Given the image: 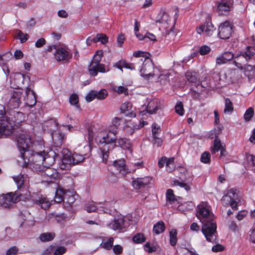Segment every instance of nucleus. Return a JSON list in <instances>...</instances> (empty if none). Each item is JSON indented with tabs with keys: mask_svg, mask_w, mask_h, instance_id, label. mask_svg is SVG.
<instances>
[{
	"mask_svg": "<svg viewBox=\"0 0 255 255\" xmlns=\"http://www.w3.org/2000/svg\"><path fill=\"white\" fill-rule=\"evenodd\" d=\"M55 237L54 233H44L39 236V240L42 242H49L53 240Z\"/></svg>",
	"mask_w": 255,
	"mask_h": 255,
	"instance_id": "nucleus-36",
	"label": "nucleus"
},
{
	"mask_svg": "<svg viewBox=\"0 0 255 255\" xmlns=\"http://www.w3.org/2000/svg\"><path fill=\"white\" fill-rule=\"evenodd\" d=\"M66 248L64 247H54V252L53 255H62L66 252Z\"/></svg>",
	"mask_w": 255,
	"mask_h": 255,
	"instance_id": "nucleus-55",
	"label": "nucleus"
},
{
	"mask_svg": "<svg viewBox=\"0 0 255 255\" xmlns=\"http://www.w3.org/2000/svg\"><path fill=\"white\" fill-rule=\"evenodd\" d=\"M63 153L64 155L62 159V163L60 164V167L62 169H68L72 165H74L72 156L71 153L67 150L64 149Z\"/></svg>",
	"mask_w": 255,
	"mask_h": 255,
	"instance_id": "nucleus-21",
	"label": "nucleus"
},
{
	"mask_svg": "<svg viewBox=\"0 0 255 255\" xmlns=\"http://www.w3.org/2000/svg\"><path fill=\"white\" fill-rule=\"evenodd\" d=\"M46 44V40L43 38L38 39L35 43V46L37 48H40Z\"/></svg>",
	"mask_w": 255,
	"mask_h": 255,
	"instance_id": "nucleus-63",
	"label": "nucleus"
},
{
	"mask_svg": "<svg viewBox=\"0 0 255 255\" xmlns=\"http://www.w3.org/2000/svg\"><path fill=\"white\" fill-rule=\"evenodd\" d=\"M169 17L168 13L164 10H160L158 13L156 19V23H163L167 22L169 20Z\"/></svg>",
	"mask_w": 255,
	"mask_h": 255,
	"instance_id": "nucleus-29",
	"label": "nucleus"
},
{
	"mask_svg": "<svg viewBox=\"0 0 255 255\" xmlns=\"http://www.w3.org/2000/svg\"><path fill=\"white\" fill-rule=\"evenodd\" d=\"M166 200L167 204H171L174 202L175 197L173 190L169 189L166 191Z\"/></svg>",
	"mask_w": 255,
	"mask_h": 255,
	"instance_id": "nucleus-38",
	"label": "nucleus"
},
{
	"mask_svg": "<svg viewBox=\"0 0 255 255\" xmlns=\"http://www.w3.org/2000/svg\"><path fill=\"white\" fill-rule=\"evenodd\" d=\"M199 53L198 51H194L192 52L187 58H184L183 59V62L186 63L188 61H189L191 59L196 57L198 55V54Z\"/></svg>",
	"mask_w": 255,
	"mask_h": 255,
	"instance_id": "nucleus-62",
	"label": "nucleus"
},
{
	"mask_svg": "<svg viewBox=\"0 0 255 255\" xmlns=\"http://www.w3.org/2000/svg\"><path fill=\"white\" fill-rule=\"evenodd\" d=\"M67 196V191L61 188H59L56 191L54 200L57 203H61L64 201Z\"/></svg>",
	"mask_w": 255,
	"mask_h": 255,
	"instance_id": "nucleus-27",
	"label": "nucleus"
},
{
	"mask_svg": "<svg viewBox=\"0 0 255 255\" xmlns=\"http://www.w3.org/2000/svg\"><path fill=\"white\" fill-rule=\"evenodd\" d=\"M21 92L19 91H13L11 93L7 103V107L10 109L18 108L21 103Z\"/></svg>",
	"mask_w": 255,
	"mask_h": 255,
	"instance_id": "nucleus-12",
	"label": "nucleus"
},
{
	"mask_svg": "<svg viewBox=\"0 0 255 255\" xmlns=\"http://www.w3.org/2000/svg\"><path fill=\"white\" fill-rule=\"evenodd\" d=\"M65 216L64 214L57 215L55 213L49 214L47 216V218L49 220H55L58 223L63 224L65 220Z\"/></svg>",
	"mask_w": 255,
	"mask_h": 255,
	"instance_id": "nucleus-33",
	"label": "nucleus"
},
{
	"mask_svg": "<svg viewBox=\"0 0 255 255\" xmlns=\"http://www.w3.org/2000/svg\"><path fill=\"white\" fill-rule=\"evenodd\" d=\"M216 11L220 15H227L233 5V0H219L216 2Z\"/></svg>",
	"mask_w": 255,
	"mask_h": 255,
	"instance_id": "nucleus-8",
	"label": "nucleus"
},
{
	"mask_svg": "<svg viewBox=\"0 0 255 255\" xmlns=\"http://www.w3.org/2000/svg\"><path fill=\"white\" fill-rule=\"evenodd\" d=\"M211 50L209 46L204 45L201 46L199 50V53L201 55H205L207 54Z\"/></svg>",
	"mask_w": 255,
	"mask_h": 255,
	"instance_id": "nucleus-54",
	"label": "nucleus"
},
{
	"mask_svg": "<svg viewBox=\"0 0 255 255\" xmlns=\"http://www.w3.org/2000/svg\"><path fill=\"white\" fill-rule=\"evenodd\" d=\"M18 252V249L13 246L10 248L6 252V255H16Z\"/></svg>",
	"mask_w": 255,
	"mask_h": 255,
	"instance_id": "nucleus-61",
	"label": "nucleus"
},
{
	"mask_svg": "<svg viewBox=\"0 0 255 255\" xmlns=\"http://www.w3.org/2000/svg\"><path fill=\"white\" fill-rule=\"evenodd\" d=\"M113 238H109L107 240H104L101 244V246L105 249L110 250L113 246Z\"/></svg>",
	"mask_w": 255,
	"mask_h": 255,
	"instance_id": "nucleus-39",
	"label": "nucleus"
},
{
	"mask_svg": "<svg viewBox=\"0 0 255 255\" xmlns=\"http://www.w3.org/2000/svg\"><path fill=\"white\" fill-rule=\"evenodd\" d=\"M233 109L234 108L232 102L229 98H226L225 101L224 113H232Z\"/></svg>",
	"mask_w": 255,
	"mask_h": 255,
	"instance_id": "nucleus-40",
	"label": "nucleus"
},
{
	"mask_svg": "<svg viewBox=\"0 0 255 255\" xmlns=\"http://www.w3.org/2000/svg\"><path fill=\"white\" fill-rule=\"evenodd\" d=\"M16 38H18L22 43L25 42L29 37V35L27 34L24 33L18 29L16 30Z\"/></svg>",
	"mask_w": 255,
	"mask_h": 255,
	"instance_id": "nucleus-45",
	"label": "nucleus"
},
{
	"mask_svg": "<svg viewBox=\"0 0 255 255\" xmlns=\"http://www.w3.org/2000/svg\"><path fill=\"white\" fill-rule=\"evenodd\" d=\"M94 42H101L102 44H106L108 42V37L105 34L98 33L93 38Z\"/></svg>",
	"mask_w": 255,
	"mask_h": 255,
	"instance_id": "nucleus-37",
	"label": "nucleus"
},
{
	"mask_svg": "<svg viewBox=\"0 0 255 255\" xmlns=\"http://www.w3.org/2000/svg\"><path fill=\"white\" fill-rule=\"evenodd\" d=\"M113 90L118 94H124L126 96L128 95V88L124 86H115L113 88Z\"/></svg>",
	"mask_w": 255,
	"mask_h": 255,
	"instance_id": "nucleus-48",
	"label": "nucleus"
},
{
	"mask_svg": "<svg viewBox=\"0 0 255 255\" xmlns=\"http://www.w3.org/2000/svg\"><path fill=\"white\" fill-rule=\"evenodd\" d=\"M86 154L84 155L75 152L71 156L73 164H78L84 160L85 158Z\"/></svg>",
	"mask_w": 255,
	"mask_h": 255,
	"instance_id": "nucleus-42",
	"label": "nucleus"
},
{
	"mask_svg": "<svg viewBox=\"0 0 255 255\" xmlns=\"http://www.w3.org/2000/svg\"><path fill=\"white\" fill-rule=\"evenodd\" d=\"M5 114V107L0 104V133L8 135L12 132L14 124Z\"/></svg>",
	"mask_w": 255,
	"mask_h": 255,
	"instance_id": "nucleus-5",
	"label": "nucleus"
},
{
	"mask_svg": "<svg viewBox=\"0 0 255 255\" xmlns=\"http://www.w3.org/2000/svg\"><path fill=\"white\" fill-rule=\"evenodd\" d=\"M162 108V106L158 100L154 99L148 102L146 107V112L150 114H155Z\"/></svg>",
	"mask_w": 255,
	"mask_h": 255,
	"instance_id": "nucleus-20",
	"label": "nucleus"
},
{
	"mask_svg": "<svg viewBox=\"0 0 255 255\" xmlns=\"http://www.w3.org/2000/svg\"><path fill=\"white\" fill-rule=\"evenodd\" d=\"M150 54L148 53L143 52L142 51H137L133 53V56L136 57H143L144 58V62L146 61L145 60L148 58Z\"/></svg>",
	"mask_w": 255,
	"mask_h": 255,
	"instance_id": "nucleus-53",
	"label": "nucleus"
},
{
	"mask_svg": "<svg viewBox=\"0 0 255 255\" xmlns=\"http://www.w3.org/2000/svg\"><path fill=\"white\" fill-rule=\"evenodd\" d=\"M196 216L202 223V232L207 241L215 242L217 237V226L210 211V206L207 202H202L198 205Z\"/></svg>",
	"mask_w": 255,
	"mask_h": 255,
	"instance_id": "nucleus-2",
	"label": "nucleus"
},
{
	"mask_svg": "<svg viewBox=\"0 0 255 255\" xmlns=\"http://www.w3.org/2000/svg\"><path fill=\"white\" fill-rule=\"evenodd\" d=\"M132 106L131 103L129 102H127L122 104L120 109L121 112L124 114L126 116L133 118L135 117L136 114L132 110Z\"/></svg>",
	"mask_w": 255,
	"mask_h": 255,
	"instance_id": "nucleus-24",
	"label": "nucleus"
},
{
	"mask_svg": "<svg viewBox=\"0 0 255 255\" xmlns=\"http://www.w3.org/2000/svg\"><path fill=\"white\" fill-rule=\"evenodd\" d=\"M104 205L105 204L102 203H95L92 202L86 205L85 210L88 213L97 212L99 213H109L110 210Z\"/></svg>",
	"mask_w": 255,
	"mask_h": 255,
	"instance_id": "nucleus-10",
	"label": "nucleus"
},
{
	"mask_svg": "<svg viewBox=\"0 0 255 255\" xmlns=\"http://www.w3.org/2000/svg\"><path fill=\"white\" fill-rule=\"evenodd\" d=\"M122 119L121 118L115 117L112 121V125L114 126V128L111 127L109 131V132L107 134H109L111 135L113 134L114 136L116 135L118 133L117 128L120 126L121 124ZM104 134H106V133H104Z\"/></svg>",
	"mask_w": 255,
	"mask_h": 255,
	"instance_id": "nucleus-28",
	"label": "nucleus"
},
{
	"mask_svg": "<svg viewBox=\"0 0 255 255\" xmlns=\"http://www.w3.org/2000/svg\"><path fill=\"white\" fill-rule=\"evenodd\" d=\"M54 246L50 245L48 246L43 252V255H51L54 254Z\"/></svg>",
	"mask_w": 255,
	"mask_h": 255,
	"instance_id": "nucleus-58",
	"label": "nucleus"
},
{
	"mask_svg": "<svg viewBox=\"0 0 255 255\" xmlns=\"http://www.w3.org/2000/svg\"><path fill=\"white\" fill-rule=\"evenodd\" d=\"M114 165L119 171L125 170L126 168L125 161L122 159L115 160Z\"/></svg>",
	"mask_w": 255,
	"mask_h": 255,
	"instance_id": "nucleus-43",
	"label": "nucleus"
},
{
	"mask_svg": "<svg viewBox=\"0 0 255 255\" xmlns=\"http://www.w3.org/2000/svg\"><path fill=\"white\" fill-rule=\"evenodd\" d=\"M108 96V93L105 89H102L99 91H91L86 96V100L88 102L92 101L95 99L100 100L105 99Z\"/></svg>",
	"mask_w": 255,
	"mask_h": 255,
	"instance_id": "nucleus-14",
	"label": "nucleus"
},
{
	"mask_svg": "<svg viewBox=\"0 0 255 255\" xmlns=\"http://www.w3.org/2000/svg\"><path fill=\"white\" fill-rule=\"evenodd\" d=\"M254 115V110L253 108H249L245 112L244 118L245 121H250Z\"/></svg>",
	"mask_w": 255,
	"mask_h": 255,
	"instance_id": "nucleus-47",
	"label": "nucleus"
},
{
	"mask_svg": "<svg viewBox=\"0 0 255 255\" xmlns=\"http://www.w3.org/2000/svg\"><path fill=\"white\" fill-rule=\"evenodd\" d=\"M255 54V49L251 46H248L245 51H241L240 54H238L235 58L242 56L246 58V60H249Z\"/></svg>",
	"mask_w": 255,
	"mask_h": 255,
	"instance_id": "nucleus-26",
	"label": "nucleus"
},
{
	"mask_svg": "<svg viewBox=\"0 0 255 255\" xmlns=\"http://www.w3.org/2000/svg\"><path fill=\"white\" fill-rule=\"evenodd\" d=\"M170 243L172 246H175V230L172 229L169 232Z\"/></svg>",
	"mask_w": 255,
	"mask_h": 255,
	"instance_id": "nucleus-57",
	"label": "nucleus"
},
{
	"mask_svg": "<svg viewBox=\"0 0 255 255\" xmlns=\"http://www.w3.org/2000/svg\"><path fill=\"white\" fill-rule=\"evenodd\" d=\"M190 84L191 90L196 93H200L209 87V81H187Z\"/></svg>",
	"mask_w": 255,
	"mask_h": 255,
	"instance_id": "nucleus-15",
	"label": "nucleus"
},
{
	"mask_svg": "<svg viewBox=\"0 0 255 255\" xmlns=\"http://www.w3.org/2000/svg\"><path fill=\"white\" fill-rule=\"evenodd\" d=\"M165 229V225L163 222L158 221L154 226L153 232L156 235H159L163 233Z\"/></svg>",
	"mask_w": 255,
	"mask_h": 255,
	"instance_id": "nucleus-32",
	"label": "nucleus"
},
{
	"mask_svg": "<svg viewBox=\"0 0 255 255\" xmlns=\"http://www.w3.org/2000/svg\"><path fill=\"white\" fill-rule=\"evenodd\" d=\"M103 56V51L102 50L97 51L94 55L93 60L88 67V72L91 76H96L98 72L105 73L109 71V69H107L104 64L100 63Z\"/></svg>",
	"mask_w": 255,
	"mask_h": 255,
	"instance_id": "nucleus-4",
	"label": "nucleus"
},
{
	"mask_svg": "<svg viewBox=\"0 0 255 255\" xmlns=\"http://www.w3.org/2000/svg\"><path fill=\"white\" fill-rule=\"evenodd\" d=\"M36 204L41 207V208L47 210L50 206V203L47 198L45 197H40L36 201Z\"/></svg>",
	"mask_w": 255,
	"mask_h": 255,
	"instance_id": "nucleus-34",
	"label": "nucleus"
},
{
	"mask_svg": "<svg viewBox=\"0 0 255 255\" xmlns=\"http://www.w3.org/2000/svg\"><path fill=\"white\" fill-rule=\"evenodd\" d=\"M165 164L166 170L171 173L175 170V163L174 162V158H167L163 156L160 158L158 162V165L159 168H162Z\"/></svg>",
	"mask_w": 255,
	"mask_h": 255,
	"instance_id": "nucleus-11",
	"label": "nucleus"
},
{
	"mask_svg": "<svg viewBox=\"0 0 255 255\" xmlns=\"http://www.w3.org/2000/svg\"><path fill=\"white\" fill-rule=\"evenodd\" d=\"M17 142L24 166L29 167L35 172H40L44 168L42 164L45 160L46 152L44 151L34 152L30 150L29 148L33 142L27 134H19L17 138Z\"/></svg>",
	"mask_w": 255,
	"mask_h": 255,
	"instance_id": "nucleus-1",
	"label": "nucleus"
},
{
	"mask_svg": "<svg viewBox=\"0 0 255 255\" xmlns=\"http://www.w3.org/2000/svg\"><path fill=\"white\" fill-rule=\"evenodd\" d=\"M176 114L180 116H182L184 114L183 105L181 102L176 103Z\"/></svg>",
	"mask_w": 255,
	"mask_h": 255,
	"instance_id": "nucleus-51",
	"label": "nucleus"
},
{
	"mask_svg": "<svg viewBox=\"0 0 255 255\" xmlns=\"http://www.w3.org/2000/svg\"><path fill=\"white\" fill-rule=\"evenodd\" d=\"M222 55L223 56V58H224V59L225 60L226 62H227L231 60L232 59H233L234 58V54L229 51H227V52H224L222 54Z\"/></svg>",
	"mask_w": 255,
	"mask_h": 255,
	"instance_id": "nucleus-56",
	"label": "nucleus"
},
{
	"mask_svg": "<svg viewBox=\"0 0 255 255\" xmlns=\"http://www.w3.org/2000/svg\"><path fill=\"white\" fill-rule=\"evenodd\" d=\"M215 29L216 28L212 22L208 20L206 21L203 24H201L197 27L196 31L199 34H201L203 32H205L207 36H211Z\"/></svg>",
	"mask_w": 255,
	"mask_h": 255,
	"instance_id": "nucleus-16",
	"label": "nucleus"
},
{
	"mask_svg": "<svg viewBox=\"0 0 255 255\" xmlns=\"http://www.w3.org/2000/svg\"><path fill=\"white\" fill-rule=\"evenodd\" d=\"M43 167L44 168L42 169V170L39 172L43 176L48 178L47 179V181H49L48 179H49V181H51V179H55L59 177V174L55 169L44 166H43Z\"/></svg>",
	"mask_w": 255,
	"mask_h": 255,
	"instance_id": "nucleus-18",
	"label": "nucleus"
},
{
	"mask_svg": "<svg viewBox=\"0 0 255 255\" xmlns=\"http://www.w3.org/2000/svg\"><path fill=\"white\" fill-rule=\"evenodd\" d=\"M146 240V238L143 234L141 233H137L134 235L132 238V241L135 244H141L144 242Z\"/></svg>",
	"mask_w": 255,
	"mask_h": 255,
	"instance_id": "nucleus-44",
	"label": "nucleus"
},
{
	"mask_svg": "<svg viewBox=\"0 0 255 255\" xmlns=\"http://www.w3.org/2000/svg\"><path fill=\"white\" fill-rule=\"evenodd\" d=\"M25 93L26 95V102L28 106L32 107L36 102V96L33 91L28 87H25Z\"/></svg>",
	"mask_w": 255,
	"mask_h": 255,
	"instance_id": "nucleus-25",
	"label": "nucleus"
},
{
	"mask_svg": "<svg viewBox=\"0 0 255 255\" xmlns=\"http://www.w3.org/2000/svg\"><path fill=\"white\" fill-rule=\"evenodd\" d=\"M144 250L148 253H152L156 251L154 246H151L149 243H147L144 246Z\"/></svg>",
	"mask_w": 255,
	"mask_h": 255,
	"instance_id": "nucleus-64",
	"label": "nucleus"
},
{
	"mask_svg": "<svg viewBox=\"0 0 255 255\" xmlns=\"http://www.w3.org/2000/svg\"><path fill=\"white\" fill-rule=\"evenodd\" d=\"M69 102L72 105L75 106L77 109H80L78 96L76 94H72L69 98Z\"/></svg>",
	"mask_w": 255,
	"mask_h": 255,
	"instance_id": "nucleus-46",
	"label": "nucleus"
},
{
	"mask_svg": "<svg viewBox=\"0 0 255 255\" xmlns=\"http://www.w3.org/2000/svg\"><path fill=\"white\" fill-rule=\"evenodd\" d=\"M54 57L58 61H69L72 58V54L66 49L58 47L54 53Z\"/></svg>",
	"mask_w": 255,
	"mask_h": 255,
	"instance_id": "nucleus-17",
	"label": "nucleus"
},
{
	"mask_svg": "<svg viewBox=\"0 0 255 255\" xmlns=\"http://www.w3.org/2000/svg\"><path fill=\"white\" fill-rule=\"evenodd\" d=\"M137 63L139 65L143 64L142 67L140 70L141 76L145 79L153 78V75L152 71L153 69V65L149 60L144 62L143 58L139 59Z\"/></svg>",
	"mask_w": 255,
	"mask_h": 255,
	"instance_id": "nucleus-9",
	"label": "nucleus"
},
{
	"mask_svg": "<svg viewBox=\"0 0 255 255\" xmlns=\"http://www.w3.org/2000/svg\"><path fill=\"white\" fill-rule=\"evenodd\" d=\"M14 117L16 119L15 121V124H19L22 122V120L24 119L23 114L22 113L17 112L14 115Z\"/></svg>",
	"mask_w": 255,
	"mask_h": 255,
	"instance_id": "nucleus-59",
	"label": "nucleus"
},
{
	"mask_svg": "<svg viewBox=\"0 0 255 255\" xmlns=\"http://www.w3.org/2000/svg\"><path fill=\"white\" fill-rule=\"evenodd\" d=\"M18 200V196L12 193L3 195L0 199L1 205L5 208H8L15 203Z\"/></svg>",
	"mask_w": 255,
	"mask_h": 255,
	"instance_id": "nucleus-13",
	"label": "nucleus"
},
{
	"mask_svg": "<svg viewBox=\"0 0 255 255\" xmlns=\"http://www.w3.org/2000/svg\"><path fill=\"white\" fill-rule=\"evenodd\" d=\"M185 76L186 80H197L199 78V74L195 70L189 69L185 73Z\"/></svg>",
	"mask_w": 255,
	"mask_h": 255,
	"instance_id": "nucleus-35",
	"label": "nucleus"
},
{
	"mask_svg": "<svg viewBox=\"0 0 255 255\" xmlns=\"http://www.w3.org/2000/svg\"><path fill=\"white\" fill-rule=\"evenodd\" d=\"M115 136H111L109 134H104L101 132L97 138L101 143H105L100 147L101 154L103 157V161L106 162L109 157V151L111 148H113L115 146H119L123 149H129L131 147V144L127 138H121L116 140Z\"/></svg>",
	"mask_w": 255,
	"mask_h": 255,
	"instance_id": "nucleus-3",
	"label": "nucleus"
},
{
	"mask_svg": "<svg viewBox=\"0 0 255 255\" xmlns=\"http://www.w3.org/2000/svg\"><path fill=\"white\" fill-rule=\"evenodd\" d=\"M13 179L16 183L17 188L19 189L21 188L24 182V175L20 174L16 176H14Z\"/></svg>",
	"mask_w": 255,
	"mask_h": 255,
	"instance_id": "nucleus-41",
	"label": "nucleus"
},
{
	"mask_svg": "<svg viewBox=\"0 0 255 255\" xmlns=\"http://www.w3.org/2000/svg\"><path fill=\"white\" fill-rule=\"evenodd\" d=\"M125 219L123 217H119L115 219L110 223L107 225V227L113 230H120L124 228Z\"/></svg>",
	"mask_w": 255,
	"mask_h": 255,
	"instance_id": "nucleus-22",
	"label": "nucleus"
},
{
	"mask_svg": "<svg viewBox=\"0 0 255 255\" xmlns=\"http://www.w3.org/2000/svg\"><path fill=\"white\" fill-rule=\"evenodd\" d=\"M233 25L228 20L222 22L218 27V37L222 39H229L233 33Z\"/></svg>",
	"mask_w": 255,
	"mask_h": 255,
	"instance_id": "nucleus-7",
	"label": "nucleus"
},
{
	"mask_svg": "<svg viewBox=\"0 0 255 255\" xmlns=\"http://www.w3.org/2000/svg\"><path fill=\"white\" fill-rule=\"evenodd\" d=\"M219 150H220L221 155H223V152L225 151V150L224 148L223 145L221 143L220 140L217 138H216L214 141V147L212 150V152L213 153H215Z\"/></svg>",
	"mask_w": 255,
	"mask_h": 255,
	"instance_id": "nucleus-30",
	"label": "nucleus"
},
{
	"mask_svg": "<svg viewBox=\"0 0 255 255\" xmlns=\"http://www.w3.org/2000/svg\"><path fill=\"white\" fill-rule=\"evenodd\" d=\"M248 164L250 167L255 166V155L250 153H247L246 155Z\"/></svg>",
	"mask_w": 255,
	"mask_h": 255,
	"instance_id": "nucleus-49",
	"label": "nucleus"
},
{
	"mask_svg": "<svg viewBox=\"0 0 255 255\" xmlns=\"http://www.w3.org/2000/svg\"><path fill=\"white\" fill-rule=\"evenodd\" d=\"M176 185L181 188H183L186 191H189L191 189L189 184L185 182V180H181V181L176 180Z\"/></svg>",
	"mask_w": 255,
	"mask_h": 255,
	"instance_id": "nucleus-52",
	"label": "nucleus"
},
{
	"mask_svg": "<svg viewBox=\"0 0 255 255\" xmlns=\"http://www.w3.org/2000/svg\"><path fill=\"white\" fill-rule=\"evenodd\" d=\"M160 131V127L153 124L152 125V136H157L158 132Z\"/></svg>",
	"mask_w": 255,
	"mask_h": 255,
	"instance_id": "nucleus-60",
	"label": "nucleus"
},
{
	"mask_svg": "<svg viewBox=\"0 0 255 255\" xmlns=\"http://www.w3.org/2000/svg\"><path fill=\"white\" fill-rule=\"evenodd\" d=\"M151 178L149 176L143 178H133L132 185L134 189H139L147 185L150 182Z\"/></svg>",
	"mask_w": 255,
	"mask_h": 255,
	"instance_id": "nucleus-19",
	"label": "nucleus"
},
{
	"mask_svg": "<svg viewBox=\"0 0 255 255\" xmlns=\"http://www.w3.org/2000/svg\"><path fill=\"white\" fill-rule=\"evenodd\" d=\"M238 195L236 190L231 189L229 190L226 194H225L222 199V203L224 206H230L234 210H237Z\"/></svg>",
	"mask_w": 255,
	"mask_h": 255,
	"instance_id": "nucleus-6",
	"label": "nucleus"
},
{
	"mask_svg": "<svg viewBox=\"0 0 255 255\" xmlns=\"http://www.w3.org/2000/svg\"><path fill=\"white\" fill-rule=\"evenodd\" d=\"M52 138L53 145L60 147L65 139V134L59 130L55 131L52 134Z\"/></svg>",
	"mask_w": 255,
	"mask_h": 255,
	"instance_id": "nucleus-23",
	"label": "nucleus"
},
{
	"mask_svg": "<svg viewBox=\"0 0 255 255\" xmlns=\"http://www.w3.org/2000/svg\"><path fill=\"white\" fill-rule=\"evenodd\" d=\"M210 154L208 152H203L200 158V160L202 163L207 164L210 162Z\"/></svg>",
	"mask_w": 255,
	"mask_h": 255,
	"instance_id": "nucleus-50",
	"label": "nucleus"
},
{
	"mask_svg": "<svg viewBox=\"0 0 255 255\" xmlns=\"http://www.w3.org/2000/svg\"><path fill=\"white\" fill-rule=\"evenodd\" d=\"M137 64L139 65L137 62L135 63H128L125 61H121L119 63L115 64L114 66L121 70L123 68H125L132 70L135 69L136 65Z\"/></svg>",
	"mask_w": 255,
	"mask_h": 255,
	"instance_id": "nucleus-31",
	"label": "nucleus"
}]
</instances>
